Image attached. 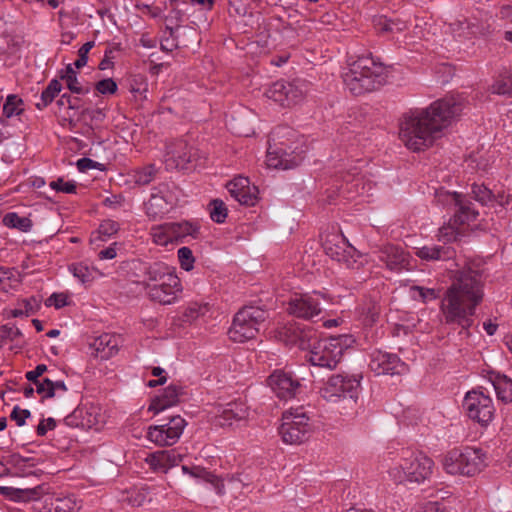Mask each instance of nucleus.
Segmentation results:
<instances>
[{"label": "nucleus", "mask_w": 512, "mask_h": 512, "mask_svg": "<svg viewBox=\"0 0 512 512\" xmlns=\"http://www.w3.org/2000/svg\"><path fill=\"white\" fill-rule=\"evenodd\" d=\"M464 109L462 100L449 96L424 108H414L399 118L398 134L404 146L420 152L432 147Z\"/></svg>", "instance_id": "f257e3e1"}, {"label": "nucleus", "mask_w": 512, "mask_h": 512, "mask_svg": "<svg viewBox=\"0 0 512 512\" xmlns=\"http://www.w3.org/2000/svg\"><path fill=\"white\" fill-rule=\"evenodd\" d=\"M482 275L471 267L458 271L440 302V313L446 325L461 328L469 334L474 325L476 308L483 301Z\"/></svg>", "instance_id": "f03ea898"}, {"label": "nucleus", "mask_w": 512, "mask_h": 512, "mask_svg": "<svg viewBox=\"0 0 512 512\" xmlns=\"http://www.w3.org/2000/svg\"><path fill=\"white\" fill-rule=\"evenodd\" d=\"M283 333L290 344L297 345L301 349L311 346L307 359L313 366L330 370L336 368L344 350L353 342L350 336L339 335L317 340L311 345L312 330H306L292 324L289 327H285Z\"/></svg>", "instance_id": "7ed1b4c3"}, {"label": "nucleus", "mask_w": 512, "mask_h": 512, "mask_svg": "<svg viewBox=\"0 0 512 512\" xmlns=\"http://www.w3.org/2000/svg\"><path fill=\"white\" fill-rule=\"evenodd\" d=\"M128 264L134 269L141 270L142 274H136L137 277L147 276L152 282L147 285L151 300L162 305H170L177 301L183 288L174 268L162 262L147 266L140 258H132Z\"/></svg>", "instance_id": "20e7f679"}, {"label": "nucleus", "mask_w": 512, "mask_h": 512, "mask_svg": "<svg viewBox=\"0 0 512 512\" xmlns=\"http://www.w3.org/2000/svg\"><path fill=\"white\" fill-rule=\"evenodd\" d=\"M345 87L354 95L370 92L386 82V69L373 57H360L342 74Z\"/></svg>", "instance_id": "39448f33"}, {"label": "nucleus", "mask_w": 512, "mask_h": 512, "mask_svg": "<svg viewBox=\"0 0 512 512\" xmlns=\"http://www.w3.org/2000/svg\"><path fill=\"white\" fill-rule=\"evenodd\" d=\"M433 466V460L423 452L404 448L389 468V475L399 483L404 480L421 483L431 476Z\"/></svg>", "instance_id": "423d86ee"}, {"label": "nucleus", "mask_w": 512, "mask_h": 512, "mask_svg": "<svg viewBox=\"0 0 512 512\" xmlns=\"http://www.w3.org/2000/svg\"><path fill=\"white\" fill-rule=\"evenodd\" d=\"M268 316V312L260 307H243L234 316L233 323L228 330L229 338L239 343L253 339L265 326Z\"/></svg>", "instance_id": "0eeeda50"}, {"label": "nucleus", "mask_w": 512, "mask_h": 512, "mask_svg": "<svg viewBox=\"0 0 512 512\" xmlns=\"http://www.w3.org/2000/svg\"><path fill=\"white\" fill-rule=\"evenodd\" d=\"M442 464L448 474L473 476L485 467L486 456L481 449H453L444 456Z\"/></svg>", "instance_id": "6e6552de"}, {"label": "nucleus", "mask_w": 512, "mask_h": 512, "mask_svg": "<svg viewBox=\"0 0 512 512\" xmlns=\"http://www.w3.org/2000/svg\"><path fill=\"white\" fill-rule=\"evenodd\" d=\"M312 427L303 408L291 409L283 413L279 433L287 444H300L307 440Z\"/></svg>", "instance_id": "1a4fd4ad"}, {"label": "nucleus", "mask_w": 512, "mask_h": 512, "mask_svg": "<svg viewBox=\"0 0 512 512\" xmlns=\"http://www.w3.org/2000/svg\"><path fill=\"white\" fill-rule=\"evenodd\" d=\"M307 91L308 85L305 80L296 79L292 82L279 80L266 89L265 96L281 107H291L300 104Z\"/></svg>", "instance_id": "9d476101"}, {"label": "nucleus", "mask_w": 512, "mask_h": 512, "mask_svg": "<svg viewBox=\"0 0 512 512\" xmlns=\"http://www.w3.org/2000/svg\"><path fill=\"white\" fill-rule=\"evenodd\" d=\"M360 379L354 375L335 374L328 378L320 389L321 396L328 402L350 398L355 401L358 397Z\"/></svg>", "instance_id": "9b49d317"}, {"label": "nucleus", "mask_w": 512, "mask_h": 512, "mask_svg": "<svg viewBox=\"0 0 512 512\" xmlns=\"http://www.w3.org/2000/svg\"><path fill=\"white\" fill-rule=\"evenodd\" d=\"M463 409L469 419L481 426H487L495 415L492 398L482 390L467 392L463 400Z\"/></svg>", "instance_id": "f8f14e48"}, {"label": "nucleus", "mask_w": 512, "mask_h": 512, "mask_svg": "<svg viewBox=\"0 0 512 512\" xmlns=\"http://www.w3.org/2000/svg\"><path fill=\"white\" fill-rule=\"evenodd\" d=\"M186 426L187 422L182 416L174 415L167 423L149 426L146 438L159 447L172 446L179 441Z\"/></svg>", "instance_id": "ddd939ff"}, {"label": "nucleus", "mask_w": 512, "mask_h": 512, "mask_svg": "<svg viewBox=\"0 0 512 512\" xmlns=\"http://www.w3.org/2000/svg\"><path fill=\"white\" fill-rule=\"evenodd\" d=\"M435 201L438 205L453 209L455 222L470 223L474 221L478 212L474 209L471 201L465 195L458 192L437 190Z\"/></svg>", "instance_id": "4468645a"}, {"label": "nucleus", "mask_w": 512, "mask_h": 512, "mask_svg": "<svg viewBox=\"0 0 512 512\" xmlns=\"http://www.w3.org/2000/svg\"><path fill=\"white\" fill-rule=\"evenodd\" d=\"M307 146L303 145V141L295 147H269L266 164L274 169H291L298 166L305 158Z\"/></svg>", "instance_id": "2eb2a0df"}, {"label": "nucleus", "mask_w": 512, "mask_h": 512, "mask_svg": "<svg viewBox=\"0 0 512 512\" xmlns=\"http://www.w3.org/2000/svg\"><path fill=\"white\" fill-rule=\"evenodd\" d=\"M267 384L282 400L294 398L301 388L300 381L291 372L277 369L268 378Z\"/></svg>", "instance_id": "dca6fc26"}, {"label": "nucleus", "mask_w": 512, "mask_h": 512, "mask_svg": "<svg viewBox=\"0 0 512 512\" xmlns=\"http://www.w3.org/2000/svg\"><path fill=\"white\" fill-rule=\"evenodd\" d=\"M370 358L369 367L377 375L402 374L407 370L406 364L396 354L378 350Z\"/></svg>", "instance_id": "f3484780"}, {"label": "nucleus", "mask_w": 512, "mask_h": 512, "mask_svg": "<svg viewBox=\"0 0 512 512\" xmlns=\"http://www.w3.org/2000/svg\"><path fill=\"white\" fill-rule=\"evenodd\" d=\"M287 311L297 318L310 320L321 313V307L311 294H294L288 302Z\"/></svg>", "instance_id": "a211bd4d"}, {"label": "nucleus", "mask_w": 512, "mask_h": 512, "mask_svg": "<svg viewBox=\"0 0 512 512\" xmlns=\"http://www.w3.org/2000/svg\"><path fill=\"white\" fill-rule=\"evenodd\" d=\"M227 190L237 202L242 205L252 206L257 199V188L250 185L248 178L235 177L227 184Z\"/></svg>", "instance_id": "6ab92c4d"}, {"label": "nucleus", "mask_w": 512, "mask_h": 512, "mask_svg": "<svg viewBox=\"0 0 512 512\" xmlns=\"http://www.w3.org/2000/svg\"><path fill=\"white\" fill-rule=\"evenodd\" d=\"M183 460V455L176 450H159L149 454L145 462L154 472L166 473L171 468L179 465Z\"/></svg>", "instance_id": "aec40b11"}, {"label": "nucleus", "mask_w": 512, "mask_h": 512, "mask_svg": "<svg viewBox=\"0 0 512 512\" xmlns=\"http://www.w3.org/2000/svg\"><path fill=\"white\" fill-rule=\"evenodd\" d=\"M322 253L325 256H351L354 248L336 231L320 235Z\"/></svg>", "instance_id": "412c9836"}, {"label": "nucleus", "mask_w": 512, "mask_h": 512, "mask_svg": "<svg viewBox=\"0 0 512 512\" xmlns=\"http://www.w3.org/2000/svg\"><path fill=\"white\" fill-rule=\"evenodd\" d=\"M248 417V407L241 401L230 402L217 408L216 422L220 426H231Z\"/></svg>", "instance_id": "4be33fe9"}, {"label": "nucleus", "mask_w": 512, "mask_h": 512, "mask_svg": "<svg viewBox=\"0 0 512 512\" xmlns=\"http://www.w3.org/2000/svg\"><path fill=\"white\" fill-rule=\"evenodd\" d=\"M181 394V387L171 384L167 386L159 396L152 400L148 410L154 414H158L167 408L175 406L179 402Z\"/></svg>", "instance_id": "5701e85b"}, {"label": "nucleus", "mask_w": 512, "mask_h": 512, "mask_svg": "<svg viewBox=\"0 0 512 512\" xmlns=\"http://www.w3.org/2000/svg\"><path fill=\"white\" fill-rule=\"evenodd\" d=\"M193 149L189 148L186 143L180 141L177 149H169L165 155V163L170 168H187L194 160Z\"/></svg>", "instance_id": "b1692460"}, {"label": "nucleus", "mask_w": 512, "mask_h": 512, "mask_svg": "<svg viewBox=\"0 0 512 512\" xmlns=\"http://www.w3.org/2000/svg\"><path fill=\"white\" fill-rule=\"evenodd\" d=\"M123 339L121 335L115 333H104L98 336V358L108 360L118 354Z\"/></svg>", "instance_id": "393cba45"}, {"label": "nucleus", "mask_w": 512, "mask_h": 512, "mask_svg": "<svg viewBox=\"0 0 512 512\" xmlns=\"http://www.w3.org/2000/svg\"><path fill=\"white\" fill-rule=\"evenodd\" d=\"M0 494L12 501H31L39 499L43 494V489L41 486L24 489L0 486Z\"/></svg>", "instance_id": "a878e982"}, {"label": "nucleus", "mask_w": 512, "mask_h": 512, "mask_svg": "<svg viewBox=\"0 0 512 512\" xmlns=\"http://www.w3.org/2000/svg\"><path fill=\"white\" fill-rule=\"evenodd\" d=\"M171 204L163 195L152 193L146 203V214L151 219H157L164 216L170 209Z\"/></svg>", "instance_id": "bb28decb"}, {"label": "nucleus", "mask_w": 512, "mask_h": 512, "mask_svg": "<svg viewBox=\"0 0 512 512\" xmlns=\"http://www.w3.org/2000/svg\"><path fill=\"white\" fill-rule=\"evenodd\" d=\"M498 400L504 403L512 402V379L506 375L497 374L491 378Z\"/></svg>", "instance_id": "cd10ccee"}, {"label": "nucleus", "mask_w": 512, "mask_h": 512, "mask_svg": "<svg viewBox=\"0 0 512 512\" xmlns=\"http://www.w3.org/2000/svg\"><path fill=\"white\" fill-rule=\"evenodd\" d=\"M467 223H462L460 221L455 222V214L450 219L449 223L444 224L438 231V238L444 244L455 241L458 236H460L463 232V226Z\"/></svg>", "instance_id": "c85d7f7f"}, {"label": "nucleus", "mask_w": 512, "mask_h": 512, "mask_svg": "<svg viewBox=\"0 0 512 512\" xmlns=\"http://www.w3.org/2000/svg\"><path fill=\"white\" fill-rule=\"evenodd\" d=\"M148 488L145 486L132 487L122 492L120 500L132 507H140L148 500Z\"/></svg>", "instance_id": "c756f323"}, {"label": "nucleus", "mask_w": 512, "mask_h": 512, "mask_svg": "<svg viewBox=\"0 0 512 512\" xmlns=\"http://www.w3.org/2000/svg\"><path fill=\"white\" fill-rule=\"evenodd\" d=\"M151 236L157 245L168 246L176 244L170 223L154 226L151 229Z\"/></svg>", "instance_id": "7c9ffc66"}, {"label": "nucleus", "mask_w": 512, "mask_h": 512, "mask_svg": "<svg viewBox=\"0 0 512 512\" xmlns=\"http://www.w3.org/2000/svg\"><path fill=\"white\" fill-rule=\"evenodd\" d=\"M170 224L173 230V238H175L176 243L189 236L196 238L199 233V226L193 222L183 221Z\"/></svg>", "instance_id": "2f4dec72"}, {"label": "nucleus", "mask_w": 512, "mask_h": 512, "mask_svg": "<svg viewBox=\"0 0 512 512\" xmlns=\"http://www.w3.org/2000/svg\"><path fill=\"white\" fill-rule=\"evenodd\" d=\"M359 314L364 325L371 326L378 320L380 306L375 300H367L360 307Z\"/></svg>", "instance_id": "473e14b6"}, {"label": "nucleus", "mask_w": 512, "mask_h": 512, "mask_svg": "<svg viewBox=\"0 0 512 512\" xmlns=\"http://www.w3.org/2000/svg\"><path fill=\"white\" fill-rule=\"evenodd\" d=\"M61 88H62L61 83L58 80H56V79L51 80L49 82L48 86L42 91L41 96H40V101L36 102V104H35L36 108L39 110L46 108L50 103H52L54 98L59 94V92L61 91Z\"/></svg>", "instance_id": "72a5a7b5"}, {"label": "nucleus", "mask_w": 512, "mask_h": 512, "mask_svg": "<svg viewBox=\"0 0 512 512\" xmlns=\"http://www.w3.org/2000/svg\"><path fill=\"white\" fill-rule=\"evenodd\" d=\"M3 224L9 228H15L22 232H28L32 228V221L30 218L20 216L15 212H9L3 217Z\"/></svg>", "instance_id": "f704fd0d"}, {"label": "nucleus", "mask_w": 512, "mask_h": 512, "mask_svg": "<svg viewBox=\"0 0 512 512\" xmlns=\"http://www.w3.org/2000/svg\"><path fill=\"white\" fill-rule=\"evenodd\" d=\"M345 180L347 184L351 183L352 187L355 188L359 195H369V191L372 189L370 183L364 182V176H360L358 168L352 169Z\"/></svg>", "instance_id": "c9c22d12"}, {"label": "nucleus", "mask_w": 512, "mask_h": 512, "mask_svg": "<svg viewBox=\"0 0 512 512\" xmlns=\"http://www.w3.org/2000/svg\"><path fill=\"white\" fill-rule=\"evenodd\" d=\"M24 112V102L17 95H9L3 105V116L11 118Z\"/></svg>", "instance_id": "e433bc0d"}, {"label": "nucleus", "mask_w": 512, "mask_h": 512, "mask_svg": "<svg viewBox=\"0 0 512 512\" xmlns=\"http://www.w3.org/2000/svg\"><path fill=\"white\" fill-rule=\"evenodd\" d=\"M209 311L210 306L208 303H190L183 313V321L191 323L205 316Z\"/></svg>", "instance_id": "4c0bfd02"}, {"label": "nucleus", "mask_w": 512, "mask_h": 512, "mask_svg": "<svg viewBox=\"0 0 512 512\" xmlns=\"http://www.w3.org/2000/svg\"><path fill=\"white\" fill-rule=\"evenodd\" d=\"M156 169L153 165H148L133 171L132 178L137 185H147L155 177Z\"/></svg>", "instance_id": "58836bf2"}, {"label": "nucleus", "mask_w": 512, "mask_h": 512, "mask_svg": "<svg viewBox=\"0 0 512 512\" xmlns=\"http://www.w3.org/2000/svg\"><path fill=\"white\" fill-rule=\"evenodd\" d=\"M61 78L64 79L67 83L68 88L74 93H82L83 88L77 80L76 72L73 69L71 64H68L61 75Z\"/></svg>", "instance_id": "ea45409f"}, {"label": "nucleus", "mask_w": 512, "mask_h": 512, "mask_svg": "<svg viewBox=\"0 0 512 512\" xmlns=\"http://www.w3.org/2000/svg\"><path fill=\"white\" fill-rule=\"evenodd\" d=\"M472 194L475 200L481 203L482 205H488L493 203L494 201V195L484 185L474 184L472 186Z\"/></svg>", "instance_id": "a19ab883"}, {"label": "nucleus", "mask_w": 512, "mask_h": 512, "mask_svg": "<svg viewBox=\"0 0 512 512\" xmlns=\"http://www.w3.org/2000/svg\"><path fill=\"white\" fill-rule=\"evenodd\" d=\"M210 217L217 223H223L227 217V208L222 200L215 199L210 203Z\"/></svg>", "instance_id": "79ce46f5"}, {"label": "nucleus", "mask_w": 512, "mask_h": 512, "mask_svg": "<svg viewBox=\"0 0 512 512\" xmlns=\"http://www.w3.org/2000/svg\"><path fill=\"white\" fill-rule=\"evenodd\" d=\"M69 269L83 284L93 280V270L83 262L73 264Z\"/></svg>", "instance_id": "37998d69"}, {"label": "nucleus", "mask_w": 512, "mask_h": 512, "mask_svg": "<svg viewBox=\"0 0 512 512\" xmlns=\"http://www.w3.org/2000/svg\"><path fill=\"white\" fill-rule=\"evenodd\" d=\"M453 33L458 38L469 39L477 33V27L467 22H458L452 25Z\"/></svg>", "instance_id": "c03bdc74"}, {"label": "nucleus", "mask_w": 512, "mask_h": 512, "mask_svg": "<svg viewBox=\"0 0 512 512\" xmlns=\"http://www.w3.org/2000/svg\"><path fill=\"white\" fill-rule=\"evenodd\" d=\"M491 90L499 95L512 94V76H503L497 79L491 86Z\"/></svg>", "instance_id": "a18cd8bd"}, {"label": "nucleus", "mask_w": 512, "mask_h": 512, "mask_svg": "<svg viewBox=\"0 0 512 512\" xmlns=\"http://www.w3.org/2000/svg\"><path fill=\"white\" fill-rule=\"evenodd\" d=\"M21 335L20 330L11 324H5L0 327V348H2L7 340H14Z\"/></svg>", "instance_id": "49530a36"}, {"label": "nucleus", "mask_w": 512, "mask_h": 512, "mask_svg": "<svg viewBox=\"0 0 512 512\" xmlns=\"http://www.w3.org/2000/svg\"><path fill=\"white\" fill-rule=\"evenodd\" d=\"M70 304L69 296L67 293H53L46 300L45 305L47 307H55L56 309L63 308Z\"/></svg>", "instance_id": "de8ad7c7"}, {"label": "nucleus", "mask_w": 512, "mask_h": 512, "mask_svg": "<svg viewBox=\"0 0 512 512\" xmlns=\"http://www.w3.org/2000/svg\"><path fill=\"white\" fill-rule=\"evenodd\" d=\"M241 476V474L230 475L225 479V486L227 485L229 490L234 494L241 493L243 488L248 485L246 482L247 479H243Z\"/></svg>", "instance_id": "09e8293b"}, {"label": "nucleus", "mask_w": 512, "mask_h": 512, "mask_svg": "<svg viewBox=\"0 0 512 512\" xmlns=\"http://www.w3.org/2000/svg\"><path fill=\"white\" fill-rule=\"evenodd\" d=\"M34 385L36 386L37 393L42 396V399L54 397L52 380L49 378H44Z\"/></svg>", "instance_id": "8fccbe9b"}, {"label": "nucleus", "mask_w": 512, "mask_h": 512, "mask_svg": "<svg viewBox=\"0 0 512 512\" xmlns=\"http://www.w3.org/2000/svg\"><path fill=\"white\" fill-rule=\"evenodd\" d=\"M49 186L57 192L74 193L76 191L75 183L72 181H64L63 178H58L50 182Z\"/></svg>", "instance_id": "3c124183"}, {"label": "nucleus", "mask_w": 512, "mask_h": 512, "mask_svg": "<svg viewBox=\"0 0 512 512\" xmlns=\"http://www.w3.org/2000/svg\"><path fill=\"white\" fill-rule=\"evenodd\" d=\"M18 306H21L24 310L25 316L36 313L40 308V301L35 297H29L18 302Z\"/></svg>", "instance_id": "603ef678"}, {"label": "nucleus", "mask_w": 512, "mask_h": 512, "mask_svg": "<svg viewBox=\"0 0 512 512\" xmlns=\"http://www.w3.org/2000/svg\"><path fill=\"white\" fill-rule=\"evenodd\" d=\"M118 231V224L113 220H104L98 226V238L103 236H111Z\"/></svg>", "instance_id": "864d4df0"}, {"label": "nucleus", "mask_w": 512, "mask_h": 512, "mask_svg": "<svg viewBox=\"0 0 512 512\" xmlns=\"http://www.w3.org/2000/svg\"><path fill=\"white\" fill-rule=\"evenodd\" d=\"M117 91V84L111 78L98 79V93L112 95Z\"/></svg>", "instance_id": "5fc2aeb1"}, {"label": "nucleus", "mask_w": 512, "mask_h": 512, "mask_svg": "<svg viewBox=\"0 0 512 512\" xmlns=\"http://www.w3.org/2000/svg\"><path fill=\"white\" fill-rule=\"evenodd\" d=\"M118 52L116 47H111L105 50L104 57L101 62L98 64V69L106 70L113 66V60L115 58V54Z\"/></svg>", "instance_id": "6e6d98bb"}, {"label": "nucleus", "mask_w": 512, "mask_h": 512, "mask_svg": "<svg viewBox=\"0 0 512 512\" xmlns=\"http://www.w3.org/2000/svg\"><path fill=\"white\" fill-rule=\"evenodd\" d=\"M420 512H450L445 502L429 501L421 506Z\"/></svg>", "instance_id": "4d7b16f0"}, {"label": "nucleus", "mask_w": 512, "mask_h": 512, "mask_svg": "<svg viewBox=\"0 0 512 512\" xmlns=\"http://www.w3.org/2000/svg\"><path fill=\"white\" fill-rule=\"evenodd\" d=\"M31 413L28 409H21L15 406L10 414V418L16 422L18 426H23L25 420L30 417Z\"/></svg>", "instance_id": "13d9d810"}, {"label": "nucleus", "mask_w": 512, "mask_h": 512, "mask_svg": "<svg viewBox=\"0 0 512 512\" xmlns=\"http://www.w3.org/2000/svg\"><path fill=\"white\" fill-rule=\"evenodd\" d=\"M207 483H209L215 490V492L222 496L225 494V480L219 478L215 474L211 472V477L207 478Z\"/></svg>", "instance_id": "bf43d9fd"}, {"label": "nucleus", "mask_w": 512, "mask_h": 512, "mask_svg": "<svg viewBox=\"0 0 512 512\" xmlns=\"http://www.w3.org/2000/svg\"><path fill=\"white\" fill-rule=\"evenodd\" d=\"M56 427V422L53 418L43 419L37 426L36 432L38 436H44L49 430Z\"/></svg>", "instance_id": "052dcab7"}, {"label": "nucleus", "mask_w": 512, "mask_h": 512, "mask_svg": "<svg viewBox=\"0 0 512 512\" xmlns=\"http://www.w3.org/2000/svg\"><path fill=\"white\" fill-rule=\"evenodd\" d=\"M47 371V366L45 364H39L35 367L34 370L28 371L26 373V379L33 384H36L40 380L38 379L40 376L43 375L44 372Z\"/></svg>", "instance_id": "680f3d73"}, {"label": "nucleus", "mask_w": 512, "mask_h": 512, "mask_svg": "<svg viewBox=\"0 0 512 512\" xmlns=\"http://www.w3.org/2000/svg\"><path fill=\"white\" fill-rule=\"evenodd\" d=\"M76 166L80 172H86L89 169H95L96 162L90 158L83 157L76 162Z\"/></svg>", "instance_id": "e2e57ef3"}, {"label": "nucleus", "mask_w": 512, "mask_h": 512, "mask_svg": "<svg viewBox=\"0 0 512 512\" xmlns=\"http://www.w3.org/2000/svg\"><path fill=\"white\" fill-rule=\"evenodd\" d=\"M417 290L419 291V294L423 301L434 300L437 298V295H436L434 289L417 287Z\"/></svg>", "instance_id": "0e129e2a"}, {"label": "nucleus", "mask_w": 512, "mask_h": 512, "mask_svg": "<svg viewBox=\"0 0 512 512\" xmlns=\"http://www.w3.org/2000/svg\"><path fill=\"white\" fill-rule=\"evenodd\" d=\"M5 315L7 318H16L25 316V313L22 307L18 306L17 308L6 310Z\"/></svg>", "instance_id": "69168bd1"}, {"label": "nucleus", "mask_w": 512, "mask_h": 512, "mask_svg": "<svg viewBox=\"0 0 512 512\" xmlns=\"http://www.w3.org/2000/svg\"><path fill=\"white\" fill-rule=\"evenodd\" d=\"M121 197L117 195H112L111 197H106L103 201V204L107 207L114 208L120 204Z\"/></svg>", "instance_id": "338daca9"}, {"label": "nucleus", "mask_w": 512, "mask_h": 512, "mask_svg": "<svg viewBox=\"0 0 512 512\" xmlns=\"http://www.w3.org/2000/svg\"><path fill=\"white\" fill-rule=\"evenodd\" d=\"M118 252H119V250H118L117 244L114 243L113 245L109 246L105 250H102L98 254V256H108V257L117 256Z\"/></svg>", "instance_id": "774afa93"}]
</instances>
